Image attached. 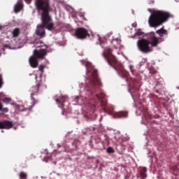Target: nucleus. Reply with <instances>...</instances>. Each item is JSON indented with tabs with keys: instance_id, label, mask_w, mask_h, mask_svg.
Here are the masks:
<instances>
[{
	"instance_id": "1",
	"label": "nucleus",
	"mask_w": 179,
	"mask_h": 179,
	"mask_svg": "<svg viewBox=\"0 0 179 179\" xmlns=\"http://www.w3.org/2000/svg\"><path fill=\"white\" fill-rule=\"evenodd\" d=\"M90 72H92V76L87 79L85 89L87 92H90L91 94H94L103 86V84L99 78L97 70L87 67V75H89Z\"/></svg>"
},
{
	"instance_id": "2",
	"label": "nucleus",
	"mask_w": 179,
	"mask_h": 179,
	"mask_svg": "<svg viewBox=\"0 0 179 179\" xmlns=\"http://www.w3.org/2000/svg\"><path fill=\"white\" fill-rule=\"evenodd\" d=\"M42 24L37 27L36 34L43 38L45 37V29H47L50 31L54 30V23L50 15V13L42 11L41 14Z\"/></svg>"
},
{
	"instance_id": "3",
	"label": "nucleus",
	"mask_w": 179,
	"mask_h": 179,
	"mask_svg": "<svg viewBox=\"0 0 179 179\" xmlns=\"http://www.w3.org/2000/svg\"><path fill=\"white\" fill-rule=\"evenodd\" d=\"M169 13L162 10H154L149 17L148 23L150 27H159L170 19Z\"/></svg>"
},
{
	"instance_id": "4",
	"label": "nucleus",
	"mask_w": 179,
	"mask_h": 179,
	"mask_svg": "<svg viewBox=\"0 0 179 179\" xmlns=\"http://www.w3.org/2000/svg\"><path fill=\"white\" fill-rule=\"evenodd\" d=\"M48 52L46 49L34 50V55L29 58V64L31 68H37L38 66V59H44Z\"/></svg>"
},
{
	"instance_id": "5",
	"label": "nucleus",
	"mask_w": 179,
	"mask_h": 179,
	"mask_svg": "<svg viewBox=\"0 0 179 179\" xmlns=\"http://www.w3.org/2000/svg\"><path fill=\"white\" fill-rule=\"evenodd\" d=\"M149 45H150V41L149 40L142 38L137 41V47L143 54H149V52L153 51Z\"/></svg>"
},
{
	"instance_id": "6",
	"label": "nucleus",
	"mask_w": 179,
	"mask_h": 179,
	"mask_svg": "<svg viewBox=\"0 0 179 179\" xmlns=\"http://www.w3.org/2000/svg\"><path fill=\"white\" fill-rule=\"evenodd\" d=\"M35 6L37 10H42V12H46L50 13V9L51 7L50 6V0H34Z\"/></svg>"
},
{
	"instance_id": "7",
	"label": "nucleus",
	"mask_w": 179,
	"mask_h": 179,
	"mask_svg": "<svg viewBox=\"0 0 179 179\" xmlns=\"http://www.w3.org/2000/svg\"><path fill=\"white\" fill-rule=\"evenodd\" d=\"M103 57L110 66H113V64H117V58L113 55V50L111 48H106L103 52Z\"/></svg>"
},
{
	"instance_id": "8",
	"label": "nucleus",
	"mask_w": 179,
	"mask_h": 179,
	"mask_svg": "<svg viewBox=\"0 0 179 179\" xmlns=\"http://www.w3.org/2000/svg\"><path fill=\"white\" fill-rule=\"evenodd\" d=\"M44 89H45V86L44 85H43V81H39L36 86H33L31 89H30V92H31V99H34V103H37L36 102V100H34V96H36V94H37V93H41V92H42L43 90H44Z\"/></svg>"
},
{
	"instance_id": "9",
	"label": "nucleus",
	"mask_w": 179,
	"mask_h": 179,
	"mask_svg": "<svg viewBox=\"0 0 179 179\" xmlns=\"http://www.w3.org/2000/svg\"><path fill=\"white\" fill-rule=\"evenodd\" d=\"M75 36L76 37H77V38H79L80 40H83L86 38L87 36H89V32L87 31V29L80 27L76 30Z\"/></svg>"
},
{
	"instance_id": "10",
	"label": "nucleus",
	"mask_w": 179,
	"mask_h": 179,
	"mask_svg": "<svg viewBox=\"0 0 179 179\" xmlns=\"http://www.w3.org/2000/svg\"><path fill=\"white\" fill-rule=\"evenodd\" d=\"M148 38L150 41V44H151L152 47H157L160 43L159 41V38L156 36V34L155 32H150L148 34Z\"/></svg>"
},
{
	"instance_id": "11",
	"label": "nucleus",
	"mask_w": 179,
	"mask_h": 179,
	"mask_svg": "<svg viewBox=\"0 0 179 179\" xmlns=\"http://www.w3.org/2000/svg\"><path fill=\"white\" fill-rule=\"evenodd\" d=\"M13 128V122L9 120H0V129H11Z\"/></svg>"
},
{
	"instance_id": "12",
	"label": "nucleus",
	"mask_w": 179,
	"mask_h": 179,
	"mask_svg": "<svg viewBox=\"0 0 179 179\" xmlns=\"http://www.w3.org/2000/svg\"><path fill=\"white\" fill-rule=\"evenodd\" d=\"M68 100V96H61L58 99H56V102L59 105L60 108H64L65 106H64V103Z\"/></svg>"
},
{
	"instance_id": "13",
	"label": "nucleus",
	"mask_w": 179,
	"mask_h": 179,
	"mask_svg": "<svg viewBox=\"0 0 179 179\" xmlns=\"http://www.w3.org/2000/svg\"><path fill=\"white\" fill-rule=\"evenodd\" d=\"M148 169L146 167H143L139 171V175L141 179H147L148 178Z\"/></svg>"
},
{
	"instance_id": "14",
	"label": "nucleus",
	"mask_w": 179,
	"mask_h": 179,
	"mask_svg": "<svg viewBox=\"0 0 179 179\" xmlns=\"http://www.w3.org/2000/svg\"><path fill=\"white\" fill-rule=\"evenodd\" d=\"M128 117V112L120 111L114 113V118H127Z\"/></svg>"
},
{
	"instance_id": "15",
	"label": "nucleus",
	"mask_w": 179,
	"mask_h": 179,
	"mask_svg": "<svg viewBox=\"0 0 179 179\" xmlns=\"http://www.w3.org/2000/svg\"><path fill=\"white\" fill-rule=\"evenodd\" d=\"M22 9H23V3H22V0H19L15 5L14 12L15 13H19Z\"/></svg>"
},
{
	"instance_id": "16",
	"label": "nucleus",
	"mask_w": 179,
	"mask_h": 179,
	"mask_svg": "<svg viewBox=\"0 0 179 179\" xmlns=\"http://www.w3.org/2000/svg\"><path fill=\"white\" fill-rule=\"evenodd\" d=\"M101 105L103 107V110L105 111H109V113H113V110H114V108L111 107L110 108V107H108V106H107V102L104 101H101Z\"/></svg>"
},
{
	"instance_id": "17",
	"label": "nucleus",
	"mask_w": 179,
	"mask_h": 179,
	"mask_svg": "<svg viewBox=\"0 0 179 179\" xmlns=\"http://www.w3.org/2000/svg\"><path fill=\"white\" fill-rule=\"evenodd\" d=\"M157 34H159L160 37H162V34H166L167 35V30L164 29V27H163L160 29H158L156 31Z\"/></svg>"
},
{
	"instance_id": "18",
	"label": "nucleus",
	"mask_w": 179,
	"mask_h": 179,
	"mask_svg": "<svg viewBox=\"0 0 179 179\" xmlns=\"http://www.w3.org/2000/svg\"><path fill=\"white\" fill-rule=\"evenodd\" d=\"M13 36L18 37L19 34H20V29L15 28L12 31Z\"/></svg>"
},
{
	"instance_id": "19",
	"label": "nucleus",
	"mask_w": 179,
	"mask_h": 179,
	"mask_svg": "<svg viewBox=\"0 0 179 179\" xmlns=\"http://www.w3.org/2000/svg\"><path fill=\"white\" fill-rule=\"evenodd\" d=\"M96 97L98 99V100H101V99H104V97H106V94L103 92H101L100 94H96Z\"/></svg>"
},
{
	"instance_id": "20",
	"label": "nucleus",
	"mask_w": 179,
	"mask_h": 179,
	"mask_svg": "<svg viewBox=\"0 0 179 179\" xmlns=\"http://www.w3.org/2000/svg\"><path fill=\"white\" fill-rule=\"evenodd\" d=\"M20 179H27V173L24 172H20L19 173Z\"/></svg>"
},
{
	"instance_id": "21",
	"label": "nucleus",
	"mask_w": 179,
	"mask_h": 179,
	"mask_svg": "<svg viewBox=\"0 0 179 179\" xmlns=\"http://www.w3.org/2000/svg\"><path fill=\"white\" fill-rule=\"evenodd\" d=\"M2 103L0 102V111H2V113H8L9 111V109L8 108H3Z\"/></svg>"
},
{
	"instance_id": "22",
	"label": "nucleus",
	"mask_w": 179,
	"mask_h": 179,
	"mask_svg": "<svg viewBox=\"0 0 179 179\" xmlns=\"http://www.w3.org/2000/svg\"><path fill=\"white\" fill-rule=\"evenodd\" d=\"M150 73H151V75L155 76V75H157V73H159V72L155 69H150Z\"/></svg>"
},
{
	"instance_id": "23",
	"label": "nucleus",
	"mask_w": 179,
	"mask_h": 179,
	"mask_svg": "<svg viewBox=\"0 0 179 179\" xmlns=\"http://www.w3.org/2000/svg\"><path fill=\"white\" fill-rule=\"evenodd\" d=\"M3 103H6V104H9V103H10V101H12V99L10 98L6 97V98L3 99Z\"/></svg>"
},
{
	"instance_id": "24",
	"label": "nucleus",
	"mask_w": 179,
	"mask_h": 179,
	"mask_svg": "<svg viewBox=\"0 0 179 179\" xmlns=\"http://www.w3.org/2000/svg\"><path fill=\"white\" fill-rule=\"evenodd\" d=\"M107 153H114V149L112 147H109L106 150Z\"/></svg>"
},
{
	"instance_id": "25",
	"label": "nucleus",
	"mask_w": 179,
	"mask_h": 179,
	"mask_svg": "<svg viewBox=\"0 0 179 179\" xmlns=\"http://www.w3.org/2000/svg\"><path fill=\"white\" fill-rule=\"evenodd\" d=\"M136 34V36H143V31L141 29H137Z\"/></svg>"
},
{
	"instance_id": "26",
	"label": "nucleus",
	"mask_w": 179,
	"mask_h": 179,
	"mask_svg": "<svg viewBox=\"0 0 179 179\" xmlns=\"http://www.w3.org/2000/svg\"><path fill=\"white\" fill-rule=\"evenodd\" d=\"M45 68V65H41L39 66V71H41V72H44V69Z\"/></svg>"
},
{
	"instance_id": "27",
	"label": "nucleus",
	"mask_w": 179,
	"mask_h": 179,
	"mask_svg": "<svg viewBox=\"0 0 179 179\" xmlns=\"http://www.w3.org/2000/svg\"><path fill=\"white\" fill-rule=\"evenodd\" d=\"M3 85V81L2 80V76L0 75V88L2 87Z\"/></svg>"
},
{
	"instance_id": "28",
	"label": "nucleus",
	"mask_w": 179,
	"mask_h": 179,
	"mask_svg": "<svg viewBox=\"0 0 179 179\" xmlns=\"http://www.w3.org/2000/svg\"><path fill=\"white\" fill-rule=\"evenodd\" d=\"M132 27H136V26H138V24H136V22H134L133 24H131Z\"/></svg>"
},
{
	"instance_id": "29",
	"label": "nucleus",
	"mask_w": 179,
	"mask_h": 179,
	"mask_svg": "<svg viewBox=\"0 0 179 179\" xmlns=\"http://www.w3.org/2000/svg\"><path fill=\"white\" fill-rule=\"evenodd\" d=\"M74 101H76V103H78V101H79V98H78V96H77V97H76V98L74 99Z\"/></svg>"
},
{
	"instance_id": "30",
	"label": "nucleus",
	"mask_w": 179,
	"mask_h": 179,
	"mask_svg": "<svg viewBox=\"0 0 179 179\" xmlns=\"http://www.w3.org/2000/svg\"><path fill=\"white\" fill-rule=\"evenodd\" d=\"M27 3H31V0H25Z\"/></svg>"
},
{
	"instance_id": "31",
	"label": "nucleus",
	"mask_w": 179,
	"mask_h": 179,
	"mask_svg": "<svg viewBox=\"0 0 179 179\" xmlns=\"http://www.w3.org/2000/svg\"><path fill=\"white\" fill-rule=\"evenodd\" d=\"M150 3H155V0H150Z\"/></svg>"
},
{
	"instance_id": "32",
	"label": "nucleus",
	"mask_w": 179,
	"mask_h": 179,
	"mask_svg": "<svg viewBox=\"0 0 179 179\" xmlns=\"http://www.w3.org/2000/svg\"><path fill=\"white\" fill-rule=\"evenodd\" d=\"M148 12H150V13H152V9L148 8Z\"/></svg>"
},
{
	"instance_id": "33",
	"label": "nucleus",
	"mask_w": 179,
	"mask_h": 179,
	"mask_svg": "<svg viewBox=\"0 0 179 179\" xmlns=\"http://www.w3.org/2000/svg\"><path fill=\"white\" fill-rule=\"evenodd\" d=\"M124 76L127 78L128 76V73H125Z\"/></svg>"
},
{
	"instance_id": "34",
	"label": "nucleus",
	"mask_w": 179,
	"mask_h": 179,
	"mask_svg": "<svg viewBox=\"0 0 179 179\" xmlns=\"http://www.w3.org/2000/svg\"><path fill=\"white\" fill-rule=\"evenodd\" d=\"M130 69L131 72H134V71L132 70V66H130Z\"/></svg>"
},
{
	"instance_id": "35",
	"label": "nucleus",
	"mask_w": 179,
	"mask_h": 179,
	"mask_svg": "<svg viewBox=\"0 0 179 179\" xmlns=\"http://www.w3.org/2000/svg\"><path fill=\"white\" fill-rule=\"evenodd\" d=\"M92 107H93V108H96V106H94V105Z\"/></svg>"
},
{
	"instance_id": "36",
	"label": "nucleus",
	"mask_w": 179,
	"mask_h": 179,
	"mask_svg": "<svg viewBox=\"0 0 179 179\" xmlns=\"http://www.w3.org/2000/svg\"><path fill=\"white\" fill-rule=\"evenodd\" d=\"M115 71H117V68H115Z\"/></svg>"
},
{
	"instance_id": "37",
	"label": "nucleus",
	"mask_w": 179,
	"mask_h": 179,
	"mask_svg": "<svg viewBox=\"0 0 179 179\" xmlns=\"http://www.w3.org/2000/svg\"><path fill=\"white\" fill-rule=\"evenodd\" d=\"M36 79H37V76H36Z\"/></svg>"
},
{
	"instance_id": "38",
	"label": "nucleus",
	"mask_w": 179,
	"mask_h": 179,
	"mask_svg": "<svg viewBox=\"0 0 179 179\" xmlns=\"http://www.w3.org/2000/svg\"><path fill=\"white\" fill-rule=\"evenodd\" d=\"M1 132H3V130H2Z\"/></svg>"
},
{
	"instance_id": "39",
	"label": "nucleus",
	"mask_w": 179,
	"mask_h": 179,
	"mask_svg": "<svg viewBox=\"0 0 179 179\" xmlns=\"http://www.w3.org/2000/svg\"><path fill=\"white\" fill-rule=\"evenodd\" d=\"M0 55H1V53H0Z\"/></svg>"
}]
</instances>
